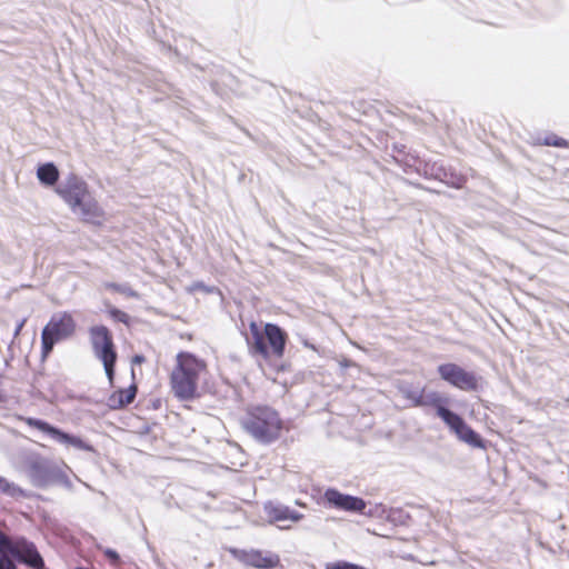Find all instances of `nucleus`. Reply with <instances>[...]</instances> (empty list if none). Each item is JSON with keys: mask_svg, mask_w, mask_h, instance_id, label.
<instances>
[{"mask_svg": "<svg viewBox=\"0 0 569 569\" xmlns=\"http://www.w3.org/2000/svg\"><path fill=\"white\" fill-rule=\"evenodd\" d=\"M77 322L68 311L54 313L41 332V356L49 357L56 343L74 335Z\"/></svg>", "mask_w": 569, "mask_h": 569, "instance_id": "obj_6", "label": "nucleus"}, {"mask_svg": "<svg viewBox=\"0 0 569 569\" xmlns=\"http://www.w3.org/2000/svg\"><path fill=\"white\" fill-rule=\"evenodd\" d=\"M323 500L330 508L347 512L363 513L367 507L362 498L342 493L335 488L325 491Z\"/></svg>", "mask_w": 569, "mask_h": 569, "instance_id": "obj_9", "label": "nucleus"}, {"mask_svg": "<svg viewBox=\"0 0 569 569\" xmlns=\"http://www.w3.org/2000/svg\"><path fill=\"white\" fill-rule=\"evenodd\" d=\"M208 372V363L204 359L189 351L178 352L169 376L171 391L180 400L196 398L200 381Z\"/></svg>", "mask_w": 569, "mask_h": 569, "instance_id": "obj_1", "label": "nucleus"}, {"mask_svg": "<svg viewBox=\"0 0 569 569\" xmlns=\"http://www.w3.org/2000/svg\"><path fill=\"white\" fill-rule=\"evenodd\" d=\"M144 361H146V358H144V356H142V355H134V356L132 357V359H131V362H132L133 365H141V363H143Z\"/></svg>", "mask_w": 569, "mask_h": 569, "instance_id": "obj_26", "label": "nucleus"}, {"mask_svg": "<svg viewBox=\"0 0 569 569\" xmlns=\"http://www.w3.org/2000/svg\"><path fill=\"white\" fill-rule=\"evenodd\" d=\"M446 400L437 392H422L415 399V406L432 407L436 413L457 436V438L473 448L486 449V442L479 433L468 426L462 417L445 407Z\"/></svg>", "mask_w": 569, "mask_h": 569, "instance_id": "obj_3", "label": "nucleus"}, {"mask_svg": "<svg viewBox=\"0 0 569 569\" xmlns=\"http://www.w3.org/2000/svg\"><path fill=\"white\" fill-rule=\"evenodd\" d=\"M104 288L112 292L123 293L129 297H137V293L128 286H122V284L114 283V282H107V283H104Z\"/></svg>", "mask_w": 569, "mask_h": 569, "instance_id": "obj_20", "label": "nucleus"}, {"mask_svg": "<svg viewBox=\"0 0 569 569\" xmlns=\"http://www.w3.org/2000/svg\"><path fill=\"white\" fill-rule=\"evenodd\" d=\"M229 552L241 563L257 569H273L280 565L279 556L272 552L239 548H230Z\"/></svg>", "mask_w": 569, "mask_h": 569, "instance_id": "obj_8", "label": "nucleus"}, {"mask_svg": "<svg viewBox=\"0 0 569 569\" xmlns=\"http://www.w3.org/2000/svg\"><path fill=\"white\" fill-rule=\"evenodd\" d=\"M4 400H6V396L2 392H0V402H2Z\"/></svg>", "mask_w": 569, "mask_h": 569, "instance_id": "obj_27", "label": "nucleus"}, {"mask_svg": "<svg viewBox=\"0 0 569 569\" xmlns=\"http://www.w3.org/2000/svg\"><path fill=\"white\" fill-rule=\"evenodd\" d=\"M327 569H366L363 567H360L355 563L346 562V561H339L332 565H329Z\"/></svg>", "mask_w": 569, "mask_h": 569, "instance_id": "obj_22", "label": "nucleus"}, {"mask_svg": "<svg viewBox=\"0 0 569 569\" xmlns=\"http://www.w3.org/2000/svg\"><path fill=\"white\" fill-rule=\"evenodd\" d=\"M56 193L71 208L88 193V183L77 174H69L56 189Z\"/></svg>", "mask_w": 569, "mask_h": 569, "instance_id": "obj_12", "label": "nucleus"}, {"mask_svg": "<svg viewBox=\"0 0 569 569\" xmlns=\"http://www.w3.org/2000/svg\"><path fill=\"white\" fill-rule=\"evenodd\" d=\"M242 426L258 441L270 443L280 437L283 422L274 409L258 406L248 411Z\"/></svg>", "mask_w": 569, "mask_h": 569, "instance_id": "obj_4", "label": "nucleus"}, {"mask_svg": "<svg viewBox=\"0 0 569 569\" xmlns=\"http://www.w3.org/2000/svg\"><path fill=\"white\" fill-rule=\"evenodd\" d=\"M465 183H466V178L465 177H459V178L456 179L455 182H452L451 186L453 188L460 189V188H462L465 186Z\"/></svg>", "mask_w": 569, "mask_h": 569, "instance_id": "obj_25", "label": "nucleus"}, {"mask_svg": "<svg viewBox=\"0 0 569 569\" xmlns=\"http://www.w3.org/2000/svg\"><path fill=\"white\" fill-rule=\"evenodd\" d=\"M437 370L440 378L455 388L463 391H476L479 388V378L477 375L472 371L466 370L457 363H442Z\"/></svg>", "mask_w": 569, "mask_h": 569, "instance_id": "obj_7", "label": "nucleus"}, {"mask_svg": "<svg viewBox=\"0 0 569 569\" xmlns=\"http://www.w3.org/2000/svg\"><path fill=\"white\" fill-rule=\"evenodd\" d=\"M266 513L272 522H278V521H283V520L299 521L303 517L301 513H299L295 510H291L287 506H281V505L266 506Z\"/></svg>", "mask_w": 569, "mask_h": 569, "instance_id": "obj_15", "label": "nucleus"}, {"mask_svg": "<svg viewBox=\"0 0 569 569\" xmlns=\"http://www.w3.org/2000/svg\"><path fill=\"white\" fill-rule=\"evenodd\" d=\"M14 541H12L7 535L0 531V553H12Z\"/></svg>", "mask_w": 569, "mask_h": 569, "instance_id": "obj_21", "label": "nucleus"}, {"mask_svg": "<svg viewBox=\"0 0 569 569\" xmlns=\"http://www.w3.org/2000/svg\"><path fill=\"white\" fill-rule=\"evenodd\" d=\"M17 419L20 421H23L26 425H28L31 428H36V429L49 435L51 438L56 439L57 441H59L61 443L73 446L79 449L87 448L81 438L69 435L67 432H63L62 430L49 425L48 422H46L43 420L31 418V417H23V416H18Z\"/></svg>", "mask_w": 569, "mask_h": 569, "instance_id": "obj_11", "label": "nucleus"}, {"mask_svg": "<svg viewBox=\"0 0 569 569\" xmlns=\"http://www.w3.org/2000/svg\"><path fill=\"white\" fill-rule=\"evenodd\" d=\"M11 556L36 569H42L44 566L43 559L34 545L26 540L14 541Z\"/></svg>", "mask_w": 569, "mask_h": 569, "instance_id": "obj_13", "label": "nucleus"}, {"mask_svg": "<svg viewBox=\"0 0 569 569\" xmlns=\"http://www.w3.org/2000/svg\"><path fill=\"white\" fill-rule=\"evenodd\" d=\"M138 392V386L133 382L128 388L114 390L107 400L111 410H120L131 405Z\"/></svg>", "mask_w": 569, "mask_h": 569, "instance_id": "obj_14", "label": "nucleus"}, {"mask_svg": "<svg viewBox=\"0 0 569 569\" xmlns=\"http://www.w3.org/2000/svg\"><path fill=\"white\" fill-rule=\"evenodd\" d=\"M59 177V170L52 162L40 164L37 169V178L44 186H54Z\"/></svg>", "mask_w": 569, "mask_h": 569, "instance_id": "obj_16", "label": "nucleus"}, {"mask_svg": "<svg viewBox=\"0 0 569 569\" xmlns=\"http://www.w3.org/2000/svg\"><path fill=\"white\" fill-rule=\"evenodd\" d=\"M0 569H16L14 563L6 556L0 558Z\"/></svg>", "mask_w": 569, "mask_h": 569, "instance_id": "obj_23", "label": "nucleus"}, {"mask_svg": "<svg viewBox=\"0 0 569 569\" xmlns=\"http://www.w3.org/2000/svg\"><path fill=\"white\" fill-rule=\"evenodd\" d=\"M0 492L9 496H18L22 493V490L14 483L9 482L7 479L0 477Z\"/></svg>", "mask_w": 569, "mask_h": 569, "instance_id": "obj_19", "label": "nucleus"}, {"mask_svg": "<svg viewBox=\"0 0 569 569\" xmlns=\"http://www.w3.org/2000/svg\"><path fill=\"white\" fill-rule=\"evenodd\" d=\"M89 336L93 353L102 362L108 381L112 386L118 359L112 333L108 327L99 325L89 329Z\"/></svg>", "mask_w": 569, "mask_h": 569, "instance_id": "obj_5", "label": "nucleus"}, {"mask_svg": "<svg viewBox=\"0 0 569 569\" xmlns=\"http://www.w3.org/2000/svg\"><path fill=\"white\" fill-rule=\"evenodd\" d=\"M70 209L74 213H78L81 217V220L86 223L101 226L106 220V211L98 200L91 194L90 190Z\"/></svg>", "mask_w": 569, "mask_h": 569, "instance_id": "obj_10", "label": "nucleus"}, {"mask_svg": "<svg viewBox=\"0 0 569 569\" xmlns=\"http://www.w3.org/2000/svg\"><path fill=\"white\" fill-rule=\"evenodd\" d=\"M249 353L263 360L281 359L284 356L288 333L276 323H249L246 338Z\"/></svg>", "mask_w": 569, "mask_h": 569, "instance_id": "obj_2", "label": "nucleus"}, {"mask_svg": "<svg viewBox=\"0 0 569 569\" xmlns=\"http://www.w3.org/2000/svg\"><path fill=\"white\" fill-rule=\"evenodd\" d=\"M538 144L557 148H569V141L557 136L556 133H549L543 138H539Z\"/></svg>", "mask_w": 569, "mask_h": 569, "instance_id": "obj_17", "label": "nucleus"}, {"mask_svg": "<svg viewBox=\"0 0 569 569\" xmlns=\"http://www.w3.org/2000/svg\"><path fill=\"white\" fill-rule=\"evenodd\" d=\"M27 323V318H22L20 319L18 322H17V326H16V329H14V332H13V337L17 338L19 337L21 330L23 329L24 325Z\"/></svg>", "mask_w": 569, "mask_h": 569, "instance_id": "obj_24", "label": "nucleus"}, {"mask_svg": "<svg viewBox=\"0 0 569 569\" xmlns=\"http://www.w3.org/2000/svg\"><path fill=\"white\" fill-rule=\"evenodd\" d=\"M108 315L110 316V318L112 320H114L117 322H121L126 326L130 325V316L127 312H124L116 307H109Z\"/></svg>", "mask_w": 569, "mask_h": 569, "instance_id": "obj_18", "label": "nucleus"}]
</instances>
